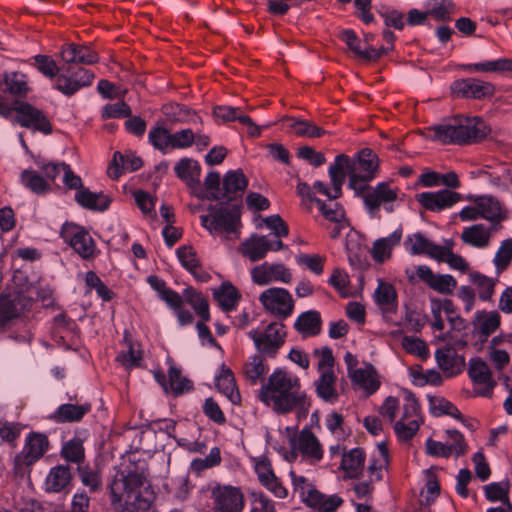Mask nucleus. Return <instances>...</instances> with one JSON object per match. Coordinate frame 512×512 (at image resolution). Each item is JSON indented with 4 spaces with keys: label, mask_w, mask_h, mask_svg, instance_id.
<instances>
[{
    "label": "nucleus",
    "mask_w": 512,
    "mask_h": 512,
    "mask_svg": "<svg viewBox=\"0 0 512 512\" xmlns=\"http://www.w3.org/2000/svg\"><path fill=\"white\" fill-rule=\"evenodd\" d=\"M257 398L277 414L296 411L299 420L307 417L311 407L300 378L283 368H276L268 376L258 390Z\"/></svg>",
    "instance_id": "1"
},
{
    "label": "nucleus",
    "mask_w": 512,
    "mask_h": 512,
    "mask_svg": "<svg viewBox=\"0 0 512 512\" xmlns=\"http://www.w3.org/2000/svg\"><path fill=\"white\" fill-rule=\"evenodd\" d=\"M146 462L130 463L115 476L109 487L110 505L114 512H149L153 493L143 489Z\"/></svg>",
    "instance_id": "2"
},
{
    "label": "nucleus",
    "mask_w": 512,
    "mask_h": 512,
    "mask_svg": "<svg viewBox=\"0 0 512 512\" xmlns=\"http://www.w3.org/2000/svg\"><path fill=\"white\" fill-rule=\"evenodd\" d=\"M378 168V157L372 150L366 148L359 152L358 159H351L345 154L336 156L328 169L329 177L333 180L336 190L343 184L346 176L349 177L348 187L352 190H361L362 183H368L375 177Z\"/></svg>",
    "instance_id": "3"
},
{
    "label": "nucleus",
    "mask_w": 512,
    "mask_h": 512,
    "mask_svg": "<svg viewBox=\"0 0 512 512\" xmlns=\"http://www.w3.org/2000/svg\"><path fill=\"white\" fill-rule=\"evenodd\" d=\"M431 139L442 144L464 145L476 142L486 136L482 121L470 118H454L429 128Z\"/></svg>",
    "instance_id": "4"
},
{
    "label": "nucleus",
    "mask_w": 512,
    "mask_h": 512,
    "mask_svg": "<svg viewBox=\"0 0 512 512\" xmlns=\"http://www.w3.org/2000/svg\"><path fill=\"white\" fill-rule=\"evenodd\" d=\"M201 225L212 235L222 234L227 239L240 237L241 213L236 206L210 205L208 214L200 216Z\"/></svg>",
    "instance_id": "5"
},
{
    "label": "nucleus",
    "mask_w": 512,
    "mask_h": 512,
    "mask_svg": "<svg viewBox=\"0 0 512 512\" xmlns=\"http://www.w3.org/2000/svg\"><path fill=\"white\" fill-rule=\"evenodd\" d=\"M361 190H353L360 197L369 215L374 216L381 206L388 213L394 211L393 203L398 199L399 188L393 187L389 182H380L376 186L367 183L360 185Z\"/></svg>",
    "instance_id": "6"
},
{
    "label": "nucleus",
    "mask_w": 512,
    "mask_h": 512,
    "mask_svg": "<svg viewBox=\"0 0 512 512\" xmlns=\"http://www.w3.org/2000/svg\"><path fill=\"white\" fill-rule=\"evenodd\" d=\"M286 326L281 321L268 324L264 330L252 329L248 337L253 340L256 350L269 358H275L285 343Z\"/></svg>",
    "instance_id": "7"
},
{
    "label": "nucleus",
    "mask_w": 512,
    "mask_h": 512,
    "mask_svg": "<svg viewBox=\"0 0 512 512\" xmlns=\"http://www.w3.org/2000/svg\"><path fill=\"white\" fill-rule=\"evenodd\" d=\"M213 512H242L245 496L242 489L230 484L215 483L210 488Z\"/></svg>",
    "instance_id": "8"
},
{
    "label": "nucleus",
    "mask_w": 512,
    "mask_h": 512,
    "mask_svg": "<svg viewBox=\"0 0 512 512\" xmlns=\"http://www.w3.org/2000/svg\"><path fill=\"white\" fill-rule=\"evenodd\" d=\"M291 454L294 459L298 455L310 464H316L323 459L324 450L318 437L309 427H304L290 439Z\"/></svg>",
    "instance_id": "9"
},
{
    "label": "nucleus",
    "mask_w": 512,
    "mask_h": 512,
    "mask_svg": "<svg viewBox=\"0 0 512 512\" xmlns=\"http://www.w3.org/2000/svg\"><path fill=\"white\" fill-rule=\"evenodd\" d=\"M259 301L267 313L280 320L289 318L294 311V299L285 288H268L259 295Z\"/></svg>",
    "instance_id": "10"
},
{
    "label": "nucleus",
    "mask_w": 512,
    "mask_h": 512,
    "mask_svg": "<svg viewBox=\"0 0 512 512\" xmlns=\"http://www.w3.org/2000/svg\"><path fill=\"white\" fill-rule=\"evenodd\" d=\"M12 123L45 135L52 133V124L46 114L28 102H15V115Z\"/></svg>",
    "instance_id": "11"
},
{
    "label": "nucleus",
    "mask_w": 512,
    "mask_h": 512,
    "mask_svg": "<svg viewBox=\"0 0 512 512\" xmlns=\"http://www.w3.org/2000/svg\"><path fill=\"white\" fill-rule=\"evenodd\" d=\"M467 373L476 395L490 398L497 382L488 364L480 357L471 358L468 362Z\"/></svg>",
    "instance_id": "12"
},
{
    "label": "nucleus",
    "mask_w": 512,
    "mask_h": 512,
    "mask_svg": "<svg viewBox=\"0 0 512 512\" xmlns=\"http://www.w3.org/2000/svg\"><path fill=\"white\" fill-rule=\"evenodd\" d=\"M49 449V440L45 434L30 432L26 438L24 446L19 454L16 455L14 462L17 469L31 466L36 463Z\"/></svg>",
    "instance_id": "13"
},
{
    "label": "nucleus",
    "mask_w": 512,
    "mask_h": 512,
    "mask_svg": "<svg viewBox=\"0 0 512 512\" xmlns=\"http://www.w3.org/2000/svg\"><path fill=\"white\" fill-rule=\"evenodd\" d=\"M94 74L85 68L73 70L68 67L57 77L55 88L66 96L74 95L83 87L91 85Z\"/></svg>",
    "instance_id": "14"
},
{
    "label": "nucleus",
    "mask_w": 512,
    "mask_h": 512,
    "mask_svg": "<svg viewBox=\"0 0 512 512\" xmlns=\"http://www.w3.org/2000/svg\"><path fill=\"white\" fill-rule=\"evenodd\" d=\"M453 95L467 99H484L493 96L495 87L492 83L477 78L455 80L451 84Z\"/></svg>",
    "instance_id": "15"
},
{
    "label": "nucleus",
    "mask_w": 512,
    "mask_h": 512,
    "mask_svg": "<svg viewBox=\"0 0 512 512\" xmlns=\"http://www.w3.org/2000/svg\"><path fill=\"white\" fill-rule=\"evenodd\" d=\"M252 281L257 285H267L271 282L290 283L292 273L283 263L270 264L265 262L251 270Z\"/></svg>",
    "instance_id": "16"
},
{
    "label": "nucleus",
    "mask_w": 512,
    "mask_h": 512,
    "mask_svg": "<svg viewBox=\"0 0 512 512\" xmlns=\"http://www.w3.org/2000/svg\"><path fill=\"white\" fill-rule=\"evenodd\" d=\"M416 200L426 209L432 212H439L452 207L461 200L457 192L442 189L433 192H422L416 195Z\"/></svg>",
    "instance_id": "17"
},
{
    "label": "nucleus",
    "mask_w": 512,
    "mask_h": 512,
    "mask_svg": "<svg viewBox=\"0 0 512 512\" xmlns=\"http://www.w3.org/2000/svg\"><path fill=\"white\" fill-rule=\"evenodd\" d=\"M416 275L432 290L450 295L457 286L456 279L450 274H435L427 265H419L416 268Z\"/></svg>",
    "instance_id": "18"
},
{
    "label": "nucleus",
    "mask_w": 512,
    "mask_h": 512,
    "mask_svg": "<svg viewBox=\"0 0 512 512\" xmlns=\"http://www.w3.org/2000/svg\"><path fill=\"white\" fill-rule=\"evenodd\" d=\"M500 324L501 317L497 311L480 310L475 313L472 322L473 333L482 345L499 329Z\"/></svg>",
    "instance_id": "19"
},
{
    "label": "nucleus",
    "mask_w": 512,
    "mask_h": 512,
    "mask_svg": "<svg viewBox=\"0 0 512 512\" xmlns=\"http://www.w3.org/2000/svg\"><path fill=\"white\" fill-rule=\"evenodd\" d=\"M374 302L384 317H391L398 311V294L394 286L383 280H378L374 291Z\"/></svg>",
    "instance_id": "20"
},
{
    "label": "nucleus",
    "mask_w": 512,
    "mask_h": 512,
    "mask_svg": "<svg viewBox=\"0 0 512 512\" xmlns=\"http://www.w3.org/2000/svg\"><path fill=\"white\" fill-rule=\"evenodd\" d=\"M435 360L447 378L459 375L465 366L464 357L458 355L456 350L450 346L438 348L435 351Z\"/></svg>",
    "instance_id": "21"
},
{
    "label": "nucleus",
    "mask_w": 512,
    "mask_h": 512,
    "mask_svg": "<svg viewBox=\"0 0 512 512\" xmlns=\"http://www.w3.org/2000/svg\"><path fill=\"white\" fill-rule=\"evenodd\" d=\"M64 237L81 258L91 259L94 257L96 251L95 241L84 228L75 226L71 233L66 230Z\"/></svg>",
    "instance_id": "22"
},
{
    "label": "nucleus",
    "mask_w": 512,
    "mask_h": 512,
    "mask_svg": "<svg viewBox=\"0 0 512 512\" xmlns=\"http://www.w3.org/2000/svg\"><path fill=\"white\" fill-rule=\"evenodd\" d=\"M476 201L480 216L492 224V229H498L500 223L507 218L506 210L501 202L491 195L479 196Z\"/></svg>",
    "instance_id": "23"
},
{
    "label": "nucleus",
    "mask_w": 512,
    "mask_h": 512,
    "mask_svg": "<svg viewBox=\"0 0 512 512\" xmlns=\"http://www.w3.org/2000/svg\"><path fill=\"white\" fill-rule=\"evenodd\" d=\"M60 54L66 64L91 65L99 60L98 54L90 47L75 43L65 44Z\"/></svg>",
    "instance_id": "24"
},
{
    "label": "nucleus",
    "mask_w": 512,
    "mask_h": 512,
    "mask_svg": "<svg viewBox=\"0 0 512 512\" xmlns=\"http://www.w3.org/2000/svg\"><path fill=\"white\" fill-rule=\"evenodd\" d=\"M340 39L348 46L356 57L364 60L379 59L382 55L386 54L388 50L385 47L375 49L368 45L362 47L361 40L358 38L356 33L349 29L341 32Z\"/></svg>",
    "instance_id": "25"
},
{
    "label": "nucleus",
    "mask_w": 512,
    "mask_h": 512,
    "mask_svg": "<svg viewBox=\"0 0 512 512\" xmlns=\"http://www.w3.org/2000/svg\"><path fill=\"white\" fill-rule=\"evenodd\" d=\"M265 355L259 353L248 357L243 364L242 373L245 381L254 386L265 382V376L269 371V365L266 363Z\"/></svg>",
    "instance_id": "26"
},
{
    "label": "nucleus",
    "mask_w": 512,
    "mask_h": 512,
    "mask_svg": "<svg viewBox=\"0 0 512 512\" xmlns=\"http://www.w3.org/2000/svg\"><path fill=\"white\" fill-rule=\"evenodd\" d=\"M404 246L412 255H428L433 259L439 257L443 251L441 245L434 244L420 232L408 235Z\"/></svg>",
    "instance_id": "27"
},
{
    "label": "nucleus",
    "mask_w": 512,
    "mask_h": 512,
    "mask_svg": "<svg viewBox=\"0 0 512 512\" xmlns=\"http://www.w3.org/2000/svg\"><path fill=\"white\" fill-rule=\"evenodd\" d=\"M123 343L126 350L118 353L116 361L119 362L126 370H132L140 367L143 361V350L141 344L133 341L128 331L124 332Z\"/></svg>",
    "instance_id": "28"
},
{
    "label": "nucleus",
    "mask_w": 512,
    "mask_h": 512,
    "mask_svg": "<svg viewBox=\"0 0 512 512\" xmlns=\"http://www.w3.org/2000/svg\"><path fill=\"white\" fill-rule=\"evenodd\" d=\"M314 387L317 397L324 402L334 404L338 401L337 376L334 371L319 373V377L314 381Z\"/></svg>",
    "instance_id": "29"
},
{
    "label": "nucleus",
    "mask_w": 512,
    "mask_h": 512,
    "mask_svg": "<svg viewBox=\"0 0 512 512\" xmlns=\"http://www.w3.org/2000/svg\"><path fill=\"white\" fill-rule=\"evenodd\" d=\"M294 329L303 337H314L320 334L322 318L317 310L302 312L295 320Z\"/></svg>",
    "instance_id": "30"
},
{
    "label": "nucleus",
    "mask_w": 512,
    "mask_h": 512,
    "mask_svg": "<svg viewBox=\"0 0 512 512\" xmlns=\"http://www.w3.org/2000/svg\"><path fill=\"white\" fill-rule=\"evenodd\" d=\"M402 239V229H396L386 237L379 238L372 245L371 255L375 262L383 263L390 259L392 250L399 245Z\"/></svg>",
    "instance_id": "31"
},
{
    "label": "nucleus",
    "mask_w": 512,
    "mask_h": 512,
    "mask_svg": "<svg viewBox=\"0 0 512 512\" xmlns=\"http://www.w3.org/2000/svg\"><path fill=\"white\" fill-rule=\"evenodd\" d=\"M174 171L176 176L190 188L195 189L200 186L201 167L196 160L182 158L176 163Z\"/></svg>",
    "instance_id": "32"
},
{
    "label": "nucleus",
    "mask_w": 512,
    "mask_h": 512,
    "mask_svg": "<svg viewBox=\"0 0 512 512\" xmlns=\"http://www.w3.org/2000/svg\"><path fill=\"white\" fill-rule=\"evenodd\" d=\"M215 385L233 404L241 402V395L236 386L234 374L225 364H222L221 372L215 378Z\"/></svg>",
    "instance_id": "33"
},
{
    "label": "nucleus",
    "mask_w": 512,
    "mask_h": 512,
    "mask_svg": "<svg viewBox=\"0 0 512 512\" xmlns=\"http://www.w3.org/2000/svg\"><path fill=\"white\" fill-rule=\"evenodd\" d=\"M142 164V159L132 153L123 155L120 152H116L112 163L108 167V175L113 179H117L121 175L122 170L133 172L140 169Z\"/></svg>",
    "instance_id": "34"
},
{
    "label": "nucleus",
    "mask_w": 512,
    "mask_h": 512,
    "mask_svg": "<svg viewBox=\"0 0 512 512\" xmlns=\"http://www.w3.org/2000/svg\"><path fill=\"white\" fill-rule=\"evenodd\" d=\"M91 410L89 403L81 405L62 404L51 415V419L57 423H70L80 421Z\"/></svg>",
    "instance_id": "35"
},
{
    "label": "nucleus",
    "mask_w": 512,
    "mask_h": 512,
    "mask_svg": "<svg viewBox=\"0 0 512 512\" xmlns=\"http://www.w3.org/2000/svg\"><path fill=\"white\" fill-rule=\"evenodd\" d=\"M365 452L361 448H354L342 456L340 468L348 478H358L363 471L365 463Z\"/></svg>",
    "instance_id": "36"
},
{
    "label": "nucleus",
    "mask_w": 512,
    "mask_h": 512,
    "mask_svg": "<svg viewBox=\"0 0 512 512\" xmlns=\"http://www.w3.org/2000/svg\"><path fill=\"white\" fill-rule=\"evenodd\" d=\"M267 245L268 236L252 235L241 244L240 252L250 261L256 262L266 256L268 252Z\"/></svg>",
    "instance_id": "37"
},
{
    "label": "nucleus",
    "mask_w": 512,
    "mask_h": 512,
    "mask_svg": "<svg viewBox=\"0 0 512 512\" xmlns=\"http://www.w3.org/2000/svg\"><path fill=\"white\" fill-rule=\"evenodd\" d=\"M350 379L354 384L363 388L368 395L375 393L380 387L377 372L371 364L353 372Z\"/></svg>",
    "instance_id": "38"
},
{
    "label": "nucleus",
    "mask_w": 512,
    "mask_h": 512,
    "mask_svg": "<svg viewBox=\"0 0 512 512\" xmlns=\"http://www.w3.org/2000/svg\"><path fill=\"white\" fill-rule=\"evenodd\" d=\"M76 202L83 208L105 211L110 205V199L103 193H93L87 188L78 190L75 194Z\"/></svg>",
    "instance_id": "39"
},
{
    "label": "nucleus",
    "mask_w": 512,
    "mask_h": 512,
    "mask_svg": "<svg viewBox=\"0 0 512 512\" xmlns=\"http://www.w3.org/2000/svg\"><path fill=\"white\" fill-rule=\"evenodd\" d=\"M491 230L492 227L486 228L483 224H475L462 231L461 239L470 246L484 248L489 245Z\"/></svg>",
    "instance_id": "40"
},
{
    "label": "nucleus",
    "mask_w": 512,
    "mask_h": 512,
    "mask_svg": "<svg viewBox=\"0 0 512 512\" xmlns=\"http://www.w3.org/2000/svg\"><path fill=\"white\" fill-rule=\"evenodd\" d=\"M462 68L467 72L502 73L512 72V59L499 58L478 63L465 64Z\"/></svg>",
    "instance_id": "41"
},
{
    "label": "nucleus",
    "mask_w": 512,
    "mask_h": 512,
    "mask_svg": "<svg viewBox=\"0 0 512 512\" xmlns=\"http://www.w3.org/2000/svg\"><path fill=\"white\" fill-rule=\"evenodd\" d=\"M247 179L241 170L228 171L223 179L224 197L228 200L241 195L247 187Z\"/></svg>",
    "instance_id": "42"
},
{
    "label": "nucleus",
    "mask_w": 512,
    "mask_h": 512,
    "mask_svg": "<svg viewBox=\"0 0 512 512\" xmlns=\"http://www.w3.org/2000/svg\"><path fill=\"white\" fill-rule=\"evenodd\" d=\"M343 503L338 495H324L321 492L311 491L306 504L320 512H335Z\"/></svg>",
    "instance_id": "43"
},
{
    "label": "nucleus",
    "mask_w": 512,
    "mask_h": 512,
    "mask_svg": "<svg viewBox=\"0 0 512 512\" xmlns=\"http://www.w3.org/2000/svg\"><path fill=\"white\" fill-rule=\"evenodd\" d=\"M469 280L477 291L478 298L481 301H490L495 291L497 279L488 277L478 271L469 273Z\"/></svg>",
    "instance_id": "44"
},
{
    "label": "nucleus",
    "mask_w": 512,
    "mask_h": 512,
    "mask_svg": "<svg viewBox=\"0 0 512 512\" xmlns=\"http://www.w3.org/2000/svg\"><path fill=\"white\" fill-rule=\"evenodd\" d=\"M183 297L201 320L204 322L210 321L209 303L201 292L193 287H187L183 291Z\"/></svg>",
    "instance_id": "45"
},
{
    "label": "nucleus",
    "mask_w": 512,
    "mask_h": 512,
    "mask_svg": "<svg viewBox=\"0 0 512 512\" xmlns=\"http://www.w3.org/2000/svg\"><path fill=\"white\" fill-rule=\"evenodd\" d=\"M213 296L224 311L234 310L240 299L238 290L229 282L222 283V285L214 291Z\"/></svg>",
    "instance_id": "46"
},
{
    "label": "nucleus",
    "mask_w": 512,
    "mask_h": 512,
    "mask_svg": "<svg viewBox=\"0 0 512 512\" xmlns=\"http://www.w3.org/2000/svg\"><path fill=\"white\" fill-rule=\"evenodd\" d=\"M71 480V472L68 466L58 465L53 467L46 477V488L48 491L60 492Z\"/></svg>",
    "instance_id": "47"
},
{
    "label": "nucleus",
    "mask_w": 512,
    "mask_h": 512,
    "mask_svg": "<svg viewBox=\"0 0 512 512\" xmlns=\"http://www.w3.org/2000/svg\"><path fill=\"white\" fill-rule=\"evenodd\" d=\"M429 408L431 413L436 417L449 415L459 421H463V415L460 410L452 402L443 397H429Z\"/></svg>",
    "instance_id": "48"
},
{
    "label": "nucleus",
    "mask_w": 512,
    "mask_h": 512,
    "mask_svg": "<svg viewBox=\"0 0 512 512\" xmlns=\"http://www.w3.org/2000/svg\"><path fill=\"white\" fill-rule=\"evenodd\" d=\"M60 455L66 461L81 466V463L85 459V450L82 440L78 437H74L66 441L62 445Z\"/></svg>",
    "instance_id": "49"
},
{
    "label": "nucleus",
    "mask_w": 512,
    "mask_h": 512,
    "mask_svg": "<svg viewBox=\"0 0 512 512\" xmlns=\"http://www.w3.org/2000/svg\"><path fill=\"white\" fill-rule=\"evenodd\" d=\"M21 183L35 194L50 191V183L35 170H24L20 176Z\"/></svg>",
    "instance_id": "50"
},
{
    "label": "nucleus",
    "mask_w": 512,
    "mask_h": 512,
    "mask_svg": "<svg viewBox=\"0 0 512 512\" xmlns=\"http://www.w3.org/2000/svg\"><path fill=\"white\" fill-rule=\"evenodd\" d=\"M171 138L172 133L162 125L151 128L148 133L149 143L163 154L171 151Z\"/></svg>",
    "instance_id": "51"
},
{
    "label": "nucleus",
    "mask_w": 512,
    "mask_h": 512,
    "mask_svg": "<svg viewBox=\"0 0 512 512\" xmlns=\"http://www.w3.org/2000/svg\"><path fill=\"white\" fill-rule=\"evenodd\" d=\"M289 122L288 127L291 128L297 136L307 138H318L325 134V130L314 123L296 118H286Z\"/></svg>",
    "instance_id": "52"
},
{
    "label": "nucleus",
    "mask_w": 512,
    "mask_h": 512,
    "mask_svg": "<svg viewBox=\"0 0 512 512\" xmlns=\"http://www.w3.org/2000/svg\"><path fill=\"white\" fill-rule=\"evenodd\" d=\"M400 409L401 417L399 420L422 422L420 404L412 392H404L403 404L400 406Z\"/></svg>",
    "instance_id": "53"
},
{
    "label": "nucleus",
    "mask_w": 512,
    "mask_h": 512,
    "mask_svg": "<svg viewBox=\"0 0 512 512\" xmlns=\"http://www.w3.org/2000/svg\"><path fill=\"white\" fill-rule=\"evenodd\" d=\"M169 382L168 391L170 390L175 396L192 389V383L182 376V372L174 364H171L168 370Z\"/></svg>",
    "instance_id": "54"
},
{
    "label": "nucleus",
    "mask_w": 512,
    "mask_h": 512,
    "mask_svg": "<svg viewBox=\"0 0 512 512\" xmlns=\"http://www.w3.org/2000/svg\"><path fill=\"white\" fill-rule=\"evenodd\" d=\"M379 459H372L368 466V472L371 481H380L382 479V471L388 466L389 452L385 443L378 444Z\"/></svg>",
    "instance_id": "55"
},
{
    "label": "nucleus",
    "mask_w": 512,
    "mask_h": 512,
    "mask_svg": "<svg viewBox=\"0 0 512 512\" xmlns=\"http://www.w3.org/2000/svg\"><path fill=\"white\" fill-rule=\"evenodd\" d=\"M454 10L452 0H431L428 3L429 15L439 21H449Z\"/></svg>",
    "instance_id": "56"
},
{
    "label": "nucleus",
    "mask_w": 512,
    "mask_h": 512,
    "mask_svg": "<svg viewBox=\"0 0 512 512\" xmlns=\"http://www.w3.org/2000/svg\"><path fill=\"white\" fill-rule=\"evenodd\" d=\"M6 90L13 95H26L29 88L26 76L21 72H10L4 76Z\"/></svg>",
    "instance_id": "57"
},
{
    "label": "nucleus",
    "mask_w": 512,
    "mask_h": 512,
    "mask_svg": "<svg viewBox=\"0 0 512 512\" xmlns=\"http://www.w3.org/2000/svg\"><path fill=\"white\" fill-rule=\"evenodd\" d=\"M310 201L315 202L322 215L331 222H341L345 219V212L338 203L326 204L317 197H310Z\"/></svg>",
    "instance_id": "58"
},
{
    "label": "nucleus",
    "mask_w": 512,
    "mask_h": 512,
    "mask_svg": "<svg viewBox=\"0 0 512 512\" xmlns=\"http://www.w3.org/2000/svg\"><path fill=\"white\" fill-rule=\"evenodd\" d=\"M325 425L329 432L338 440H344L349 436V432L344 427V417L342 414L332 411L325 417Z\"/></svg>",
    "instance_id": "59"
},
{
    "label": "nucleus",
    "mask_w": 512,
    "mask_h": 512,
    "mask_svg": "<svg viewBox=\"0 0 512 512\" xmlns=\"http://www.w3.org/2000/svg\"><path fill=\"white\" fill-rule=\"evenodd\" d=\"M221 452L218 447H213L205 458H196L191 462V469L196 473L218 466L221 463Z\"/></svg>",
    "instance_id": "60"
},
{
    "label": "nucleus",
    "mask_w": 512,
    "mask_h": 512,
    "mask_svg": "<svg viewBox=\"0 0 512 512\" xmlns=\"http://www.w3.org/2000/svg\"><path fill=\"white\" fill-rule=\"evenodd\" d=\"M486 498L491 502L502 501L503 504L510 502L508 497V482H493L484 486Z\"/></svg>",
    "instance_id": "61"
},
{
    "label": "nucleus",
    "mask_w": 512,
    "mask_h": 512,
    "mask_svg": "<svg viewBox=\"0 0 512 512\" xmlns=\"http://www.w3.org/2000/svg\"><path fill=\"white\" fill-rule=\"evenodd\" d=\"M421 423L416 422V420H397L394 422L395 434L400 441H410L418 432Z\"/></svg>",
    "instance_id": "62"
},
{
    "label": "nucleus",
    "mask_w": 512,
    "mask_h": 512,
    "mask_svg": "<svg viewBox=\"0 0 512 512\" xmlns=\"http://www.w3.org/2000/svg\"><path fill=\"white\" fill-rule=\"evenodd\" d=\"M512 260V239L504 240L498 248L493 259L498 273L504 271Z\"/></svg>",
    "instance_id": "63"
},
{
    "label": "nucleus",
    "mask_w": 512,
    "mask_h": 512,
    "mask_svg": "<svg viewBox=\"0 0 512 512\" xmlns=\"http://www.w3.org/2000/svg\"><path fill=\"white\" fill-rule=\"evenodd\" d=\"M37 70L47 78H54L59 75V67L55 60L48 55H36L33 57Z\"/></svg>",
    "instance_id": "64"
}]
</instances>
